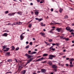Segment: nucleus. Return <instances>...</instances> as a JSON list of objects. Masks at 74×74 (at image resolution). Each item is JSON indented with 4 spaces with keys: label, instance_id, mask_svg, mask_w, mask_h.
<instances>
[{
    "label": "nucleus",
    "instance_id": "obj_20",
    "mask_svg": "<svg viewBox=\"0 0 74 74\" xmlns=\"http://www.w3.org/2000/svg\"><path fill=\"white\" fill-rule=\"evenodd\" d=\"M35 15H38V12L36 11L35 12Z\"/></svg>",
    "mask_w": 74,
    "mask_h": 74
},
{
    "label": "nucleus",
    "instance_id": "obj_8",
    "mask_svg": "<svg viewBox=\"0 0 74 74\" xmlns=\"http://www.w3.org/2000/svg\"><path fill=\"white\" fill-rule=\"evenodd\" d=\"M20 38L21 40H22L23 38H24V36H23L22 34H21L20 36Z\"/></svg>",
    "mask_w": 74,
    "mask_h": 74
},
{
    "label": "nucleus",
    "instance_id": "obj_50",
    "mask_svg": "<svg viewBox=\"0 0 74 74\" xmlns=\"http://www.w3.org/2000/svg\"><path fill=\"white\" fill-rule=\"evenodd\" d=\"M43 3V2H42V1L40 2V4H42V3Z\"/></svg>",
    "mask_w": 74,
    "mask_h": 74
},
{
    "label": "nucleus",
    "instance_id": "obj_54",
    "mask_svg": "<svg viewBox=\"0 0 74 74\" xmlns=\"http://www.w3.org/2000/svg\"><path fill=\"white\" fill-rule=\"evenodd\" d=\"M61 66H64V64H61Z\"/></svg>",
    "mask_w": 74,
    "mask_h": 74
},
{
    "label": "nucleus",
    "instance_id": "obj_25",
    "mask_svg": "<svg viewBox=\"0 0 74 74\" xmlns=\"http://www.w3.org/2000/svg\"><path fill=\"white\" fill-rule=\"evenodd\" d=\"M43 56H48V54L47 53H45L43 54Z\"/></svg>",
    "mask_w": 74,
    "mask_h": 74
},
{
    "label": "nucleus",
    "instance_id": "obj_38",
    "mask_svg": "<svg viewBox=\"0 0 74 74\" xmlns=\"http://www.w3.org/2000/svg\"><path fill=\"white\" fill-rule=\"evenodd\" d=\"M19 24V22H16V25H19L20 24Z\"/></svg>",
    "mask_w": 74,
    "mask_h": 74
},
{
    "label": "nucleus",
    "instance_id": "obj_23",
    "mask_svg": "<svg viewBox=\"0 0 74 74\" xmlns=\"http://www.w3.org/2000/svg\"><path fill=\"white\" fill-rule=\"evenodd\" d=\"M65 38H66L65 37L63 36H60V38H61V39H65Z\"/></svg>",
    "mask_w": 74,
    "mask_h": 74
},
{
    "label": "nucleus",
    "instance_id": "obj_59",
    "mask_svg": "<svg viewBox=\"0 0 74 74\" xmlns=\"http://www.w3.org/2000/svg\"><path fill=\"white\" fill-rule=\"evenodd\" d=\"M14 25H16V22H14Z\"/></svg>",
    "mask_w": 74,
    "mask_h": 74
},
{
    "label": "nucleus",
    "instance_id": "obj_1",
    "mask_svg": "<svg viewBox=\"0 0 74 74\" xmlns=\"http://www.w3.org/2000/svg\"><path fill=\"white\" fill-rule=\"evenodd\" d=\"M25 56H27V58H32V57H33V55H29L27 53H26L25 54Z\"/></svg>",
    "mask_w": 74,
    "mask_h": 74
},
{
    "label": "nucleus",
    "instance_id": "obj_61",
    "mask_svg": "<svg viewBox=\"0 0 74 74\" xmlns=\"http://www.w3.org/2000/svg\"><path fill=\"white\" fill-rule=\"evenodd\" d=\"M53 23H51L50 24V25H53Z\"/></svg>",
    "mask_w": 74,
    "mask_h": 74
},
{
    "label": "nucleus",
    "instance_id": "obj_43",
    "mask_svg": "<svg viewBox=\"0 0 74 74\" xmlns=\"http://www.w3.org/2000/svg\"><path fill=\"white\" fill-rule=\"evenodd\" d=\"M52 45H53V46H54L55 45H56V44H55V43H52Z\"/></svg>",
    "mask_w": 74,
    "mask_h": 74
},
{
    "label": "nucleus",
    "instance_id": "obj_51",
    "mask_svg": "<svg viewBox=\"0 0 74 74\" xmlns=\"http://www.w3.org/2000/svg\"><path fill=\"white\" fill-rule=\"evenodd\" d=\"M8 25H12V23H9Z\"/></svg>",
    "mask_w": 74,
    "mask_h": 74
},
{
    "label": "nucleus",
    "instance_id": "obj_34",
    "mask_svg": "<svg viewBox=\"0 0 74 74\" xmlns=\"http://www.w3.org/2000/svg\"><path fill=\"white\" fill-rule=\"evenodd\" d=\"M51 49L52 51H55V48H51V49Z\"/></svg>",
    "mask_w": 74,
    "mask_h": 74
},
{
    "label": "nucleus",
    "instance_id": "obj_18",
    "mask_svg": "<svg viewBox=\"0 0 74 74\" xmlns=\"http://www.w3.org/2000/svg\"><path fill=\"white\" fill-rule=\"evenodd\" d=\"M17 14H18L20 15L22 14V12H18L17 13Z\"/></svg>",
    "mask_w": 74,
    "mask_h": 74
},
{
    "label": "nucleus",
    "instance_id": "obj_26",
    "mask_svg": "<svg viewBox=\"0 0 74 74\" xmlns=\"http://www.w3.org/2000/svg\"><path fill=\"white\" fill-rule=\"evenodd\" d=\"M16 12L15 13H12V12L11 13V14H12L11 15L12 16H12L14 15V14H16Z\"/></svg>",
    "mask_w": 74,
    "mask_h": 74
},
{
    "label": "nucleus",
    "instance_id": "obj_44",
    "mask_svg": "<svg viewBox=\"0 0 74 74\" xmlns=\"http://www.w3.org/2000/svg\"><path fill=\"white\" fill-rule=\"evenodd\" d=\"M35 19L36 20H39V18H35Z\"/></svg>",
    "mask_w": 74,
    "mask_h": 74
},
{
    "label": "nucleus",
    "instance_id": "obj_62",
    "mask_svg": "<svg viewBox=\"0 0 74 74\" xmlns=\"http://www.w3.org/2000/svg\"><path fill=\"white\" fill-rule=\"evenodd\" d=\"M66 60H70V58H66Z\"/></svg>",
    "mask_w": 74,
    "mask_h": 74
},
{
    "label": "nucleus",
    "instance_id": "obj_42",
    "mask_svg": "<svg viewBox=\"0 0 74 74\" xmlns=\"http://www.w3.org/2000/svg\"><path fill=\"white\" fill-rule=\"evenodd\" d=\"M8 15L9 16H12L11 13L8 14Z\"/></svg>",
    "mask_w": 74,
    "mask_h": 74
},
{
    "label": "nucleus",
    "instance_id": "obj_22",
    "mask_svg": "<svg viewBox=\"0 0 74 74\" xmlns=\"http://www.w3.org/2000/svg\"><path fill=\"white\" fill-rule=\"evenodd\" d=\"M37 53L36 52H35V51H34V52H32V53H29V54H35V53Z\"/></svg>",
    "mask_w": 74,
    "mask_h": 74
},
{
    "label": "nucleus",
    "instance_id": "obj_53",
    "mask_svg": "<svg viewBox=\"0 0 74 74\" xmlns=\"http://www.w3.org/2000/svg\"><path fill=\"white\" fill-rule=\"evenodd\" d=\"M33 74H37V73H36V72H33Z\"/></svg>",
    "mask_w": 74,
    "mask_h": 74
},
{
    "label": "nucleus",
    "instance_id": "obj_17",
    "mask_svg": "<svg viewBox=\"0 0 74 74\" xmlns=\"http://www.w3.org/2000/svg\"><path fill=\"white\" fill-rule=\"evenodd\" d=\"M2 47L3 48L2 49H5L7 47V46L5 45L3 46Z\"/></svg>",
    "mask_w": 74,
    "mask_h": 74
},
{
    "label": "nucleus",
    "instance_id": "obj_40",
    "mask_svg": "<svg viewBox=\"0 0 74 74\" xmlns=\"http://www.w3.org/2000/svg\"><path fill=\"white\" fill-rule=\"evenodd\" d=\"M32 43H33V42H31L29 43V44H30V45H32Z\"/></svg>",
    "mask_w": 74,
    "mask_h": 74
},
{
    "label": "nucleus",
    "instance_id": "obj_30",
    "mask_svg": "<svg viewBox=\"0 0 74 74\" xmlns=\"http://www.w3.org/2000/svg\"><path fill=\"white\" fill-rule=\"evenodd\" d=\"M42 18H39V19L38 21H39V22H40V21H42Z\"/></svg>",
    "mask_w": 74,
    "mask_h": 74
},
{
    "label": "nucleus",
    "instance_id": "obj_55",
    "mask_svg": "<svg viewBox=\"0 0 74 74\" xmlns=\"http://www.w3.org/2000/svg\"><path fill=\"white\" fill-rule=\"evenodd\" d=\"M20 67H23V65L22 64L21 65Z\"/></svg>",
    "mask_w": 74,
    "mask_h": 74
},
{
    "label": "nucleus",
    "instance_id": "obj_13",
    "mask_svg": "<svg viewBox=\"0 0 74 74\" xmlns=\"http://www.w3.org/2000/svg\"><path fill=\"white\" fill-rule=\"evenodd\" d=\"M6 56H10V53L7 52L6 53Z\"/></svg>",
    "mask_w": 74,
    "mask_h": 74
},
{
    "label": "nucleus",
    "instance_id": "obj_32",
    "mask_svg": "<svg viewBox=\"0 0 74 74\" xmlns=\"http://www.w3.org/2000/svg\"><path fill=\"white\" fill-rule=\"evenodd\" d=\"M8 11H7L6 12H5V14H8Z\"/></svg>",
    "mask_w": 74,
    "mask_h": 74
},
{
    "label": "nucleus",
    "instance_id": "obj_57",
    "mask_svg": "<svg viewBox=\"0 0 74 74\" xmlns=\"http://www.w3.org/2000/svg\"><path fill=\"white\" fill-rule=\"evenodd\" d=\"M50 43H47V45H50L49 44Z\"/></svg>",
    "mask_w": 74,
    "mask_h": 74
},
{
    "label": "nucleus",
    "instance_id": "obj_58",
    "mask_svg": "<svg viewBox=\"0 0 74 74\" xmlns=\"http://www.w3.org/2000/svg\"><path fill=\"white\" fill-rule=\"evenodd\" d=\"M50 33H53L52 32V31H50L49 32Z\"/></svg>",
    "mask_w": 74,
    "mask_h": 74
},
{
    "label": "nucleus",
    "instance_id": "obj_4",
    "mask_svg": "<svg viewBox=\"0 0 74 74\" xmlns=\"http://www.w3.org/2000/svg\"><path fill=\"white\" fill-rule=\"evenodd\" d=\"M41 71L42 73H45L46 71H47V69H42L41 70Z\"/></svg>",
    "mask_w": 74,
    "mask_h": 74
},
{
    "label": "nucleus",
    "instance_id": "obj_49",
    "mask_svg": "<svg viewBox=\"0 0 74 74\" xmlns=\"http://www.w3.org/2000/svg\"><path fill=\"white\" fill-rule=\"evenodd\" d=\"M53 11V9L51 8V12H52V11Z\"/></svg>",
    "mask_w": 74,
    "mask_h": 74
},
{
    "label": "nucleus",
    "instance_id": "obj_52",
    "mask_svg": "<svg viewBox=\"0 0 74 74\" xmlns=\"http://www.w3.org/2000/svg\"><path fill=\"white\" fill-rule=\"evenodd\" d=\"M53 46H52L51 47H50V48L49 49H51V48H53Z\"/></svg>",
    "mask_w": 74,
    "mask_h": 74
},
{
    "label": "nucleus",
    "instance_id": "obj_24",
    "mask_svg": "<svg viewBox=\"0 0 74 74\" xmlns=\"http://www.w3.org/2000/svg\"><path fill=\"white\" fill-rule=\"evenodd\" d=\"M11 48H12V50H14V49H15V48L14 46H12Z\"/></svg>",
    "mask_w": 74,
    "mask_h": 74
},
{
    "label": "nucleus",
    "instance_id": "obj_35",
    "mask_svg": "<svg viewBox=\"0 0 74 74\" xmlns=\"http://www.w3.org/2000/svg\"><path fill=\"white\" fill-rule=\"evenodd\" d=\"M5 32H10V31H8V29H6L5 31Z\"/></svg>",
    "mask_w": 74,
    "mask_h": 74
},
{
    "label": "nucleus",
    "instance_id": "obj_11",
    "mask_svg": "<svg viewBox=\"0 0 74 74\" xmlns=\"http://www.w3.org/2000/svg\"><path fill=\"white\" fill-rule=\"evenodd\" d=\"M61 28H57V29H56V30H57L58 31V32H60V31H61Z\"/></svg>",
    "mask_w": 74,
    "mask_h": 74
},
{
    "label": "nucleus",
    "instance_id": "obj_37",
    "mask_svg": "<svg viewBox=\"0 0 74 74\" xmlns=\"http://www.w3.org/2000/svg\"><path fill=\"white\" fill-rule=\"evenodd\" d=\"M19 48L17 47L16 48V51H18V50H19Z\"/></svg>",
    "mask_w": 74,
    "mask_h": 74
},
{
    "label": "nucleus",
    "instance_id": "obj_64",
    "mask_svg": "<svg viewBox=\"0 0 74 74\" xmlns=\"http://www.w3.org/2000/svg\"><path fill=\"white\" fill-rule=\"evenodd\" d=\"M40 57H41V56H38V57H37V58H40Z\"/></svg>",
    "mask_w": 74,
    "mask_h": 74
},
{
    "label": "nucleus",
    "instance_id": "obj_6",
    "mask_svg": "<svg viewBox=\"0 0 74 74\" xmlns=\"http://www.w3.org/2000/svg\"><path fill=\"white\" fill-rule=\"evenodd\" d=\"M8 34L5 33L2 35V36H3L4 37H7V35H8Z\"/></svg>",
    "mask_w": 74,
    "mask_h": 74
},
{
    "label": "nucleus",
    "instance_id": "obj_27",
    "mask_svg": "<svg viewBox=\"0 0 74 74\" xmlns=\"http://www.w3.org/2000/svg\"><path fill=\"white\" fill-rule=\"evenodd\" d=\"M64 19H67V18H68V16H67V15H65L64 16Z\"/></svg>",
    "mask_w": 74,
    "mask_h": 74
},
{
    "label": "nucleus",
    "instance_id": "obj_12",
    "mask_svg": "<svg viewBox=\"0 0 74 74\" xmlns=\"http://www.w3.org/2000/svg\"><path fill=\"white\" fill-rule=\"evenodd\" d=\"M48 64L50 66H52V63L51 61H48Z\"/></svg>",
    "mask_w": 74,
    "mask_h": 74
},
{
    "label": "nucleus",
    "instance_id": "obj_7",
    "mask_svg": "<svg viewBox=\"0 0 74 74\" xmlns=\"http://www.w3.org/2000/svg\"><path fill=\"white\" fill-rule=\"evenodd\" d=\"M66 29L67 30H68V31H69L70 30V29H71V28L70 27H67L66 28Z\"/></svg>",
    "mask_w": 74,
    "mask_h": 74
},
{
    "label": "nucleus",
    "instance_id": "obj_56",
    "mask_svg": "<svg viewBox=\"0 0 74 74\" xmlns=\"http://www.w3.org/2000/svg\"><path fill=\"white\" fill-rule=\"evenodd\" d=\"M56 45L57 46H58V45H59V44L58 43H56Z\"/></svg>",
    "mask_w": 74,
    "mask_h": 74
},
{
    "label": "nucleus",
    "instance_id": "obj_21",
    "mask_svg": "<svg viewBox=\"0 0 74 74\" xmlns=\"http://www.w3.org/2000/svg\"><path fill=\"white\" fill-rule=\"evenodd\" d=\"M74 60V59L73 58L72 59H69V61L70 62H73Z\"/></svg>",
    "mask_w": 74,
    "mask_h": 74
},
{
    "label": "nucleus",
    "instance_id": "obj_63",
    "mask_svg": "<svg viewBox=\"0 0 74 74\" xmlns=\"http://www.w3.org/2000/svg\"><path fill=\"white\" fill-rule=\"evenodd\" d=\"M30 5H33V3H30Z\"/></svg>",
    "mask_w": 74,
    "mask_h": 74
},
{
    "label": "nucleus",
    "instance_id": "obj_47",
    "mask_svg": "<svg viewBox=\"0 0 74 74\" xmlns=\"http://www.w3.org/2000/svg\"><path fill=\"white\" fill-rule=\"evenodd\" d=\"M66 66L67 67H68V66H69V64H65Z\"/></svg>",
    "mask_w": 74,
    "mask_h": 74
},
{
    "label": "nucleus",
    "instance_id": "obj_29",
    "mask_svg": "<svg viewBox=\"0 0 74 74\" xmlns=\"http://www.w3.org/2000/svg\"><path fill=\"white\" fill-rule=\"evenodd\" d=\"M65 40H66V41H69L70 40V39L69 38H65Z\"/></svg>",
    "mask_w": 74,
    "mask_h": 74
},
{
    "label": "nucleus",
    "instance_id": "obj_14",
    "mask_svg": "<svg viewBox=\"0 0 74 74\" xmlns=\"http://www.w3.org/2000/svg\"><path fill=\"white\" fill-rule=\"evenodd\" d=\"M52 68L53 69H54V68H57V66H56V65H53L52 66Z\"/></svg>",
    "mask_w": 74,
    "mask_h": 74
},
{
    "label": "nucleus",
    "instance_id": "obj_41",
    "mask_svg": "<svg viewBox=\"0 0 74 74\" xmlns=\"http://www.w3.org/2000/svg\"><path fill=\"white\" fill-rule=\"evenodd\" d=\"M70 67H73V64H71L69 65Z\"/></svg>",
    "mask_w": 74,
    "mask_h": 74
},
{
    "label": "nucleus",
    "instance_id": "obj_39",
    "mask_svg": "<svg viewBox=\"0 0 74 74\" xmlns=\"http://www.w3.org/2000/svg\"><path fill=\"white\" fill-rule=\"evenodd\" d=\"M18 23H19V25H22V23L20 22H18Z\"/></svg>",
    "mask_w": 74,
    "mask_h": 74
},
{
    "label": "nucleus",
    "instance_id": "obj_28",
    "mask_svg": "<svg viewBox=\"0 0 74 74\" xmlns=\"http://www.w3.org/2000/svg\"><path fill=\"white\" fill-rule=\"evenodd\" d=\"M32 24H29V28L30 27H32Z\"/></svg>",
    "mask_w": 74,
    "mask_h": 74
},
{
    "label": "nucleus",
    "instance_id": "obj_31",
    "mask_svg": "<svg viewBox=\"0 0 74 74\" xmlns=\"http://www.w3.org/2000/svg\"><path fill=\"white\" fill-rule=\"evenodd\" d=\"M53 23H55V24H59V23H56V22L55 21H53Z\"/></svg>",
    "mask_w": 74,
    "mask_h": 74
},
{
    "label": "nucleus",
    "instance_id": "obj_46",
    "mask_svg": "<svg viewBox=\"0 0 74 74\" xmlns=\"http://www.w3.org/2000/svg\"><path fill=\"white\" fill-rule=\"evenodd\" d=\"M69 32H73V29L71 30H69Z\"/></svg>",
    "mask_w": 74,
    "mask_h": 74
},
{
    "label": "nucleus",
    "instance_id": "obj_36",
    "mask_svg": "<svg viewBox=\"0 0 74 74\" xmlns=\"http://www.w3.org/2000/svg\"><path fill=\"white\" fill-rule=\"evenodd\" d=\"M29 45H28L26 46V47H25V48L27 49V48H29Z\"/></svg>",
    "mask_w": 74,
    "mask_h": 74
},
{
    "label": "nucleus",
    "instance_id": "obj_48",
    "mask_svg": "<svg viewBox=\"0 0 74 74\" xmlns=\"http://www.w3.org/2000/svg\"><path fill=\"white\" fill-rule=\"evenodd\" d=\"M52 41V39H50V40H49V42H51V41Z\"/></svg>",
    "mask_w": 74,
    "mask_h": 74
},
{
    "label": "nucleus",
    "instance_id": "obj_3",
    "mask_svg": "<svg viewBox=\"0 0 74 74\" xmlns=\"http://www.w3.org/2000/svg\"><path fill=\"white\" fill-rule=\"evenodd\" d=\"M49 59H53V58H54V57H56V56H54L53 55H50L49 56Z\"/></svg>",
    "mask_w": 74,
    "mask_h": 74
},
{
    "label": "nucleus",
    "instance_id": "obj_60",
    "mask_svg": "<svg viewBox=\"0 0 74 74\" xmlns=\"http://www.w3.org/2000/svg\"><path fill=\"white\" fill-rule=\"evenodd\" d=\"M71 34H73V36H74V34L73 33H71Z\"/></svg>",
    "mask_w": 74,
    "mask_h": 74
},
{
    "label": "nucleus",
    "instance_id": "obj_33",
    "mask_svg": "<svg viewBox=\"0 0 74 74\" xmlns=\"http://www.w3.org/2000/svg\"><path fill=\"white\" fill-rule=\"evenodd\" d=\"M59 11L60 12H62L63 11V9H60Z\"/></svg>",
    "mask_w": 74,
    "mask_h": 74
},
{
    "label": "nucleus",
    "instance_id": "obj_10",
    "mask_svg": "<svg viewBox=\"0 0 74 74\" xmlns=\"http://www.w3.org/2000/svg\"><path fill=\"white\" fill-rule=\"evenodd\" d=\"M44 59V58H43V57L41 58H40L38 59V61H42V60Z\"/></svg>",
    "mask_w": 74,
    "mask_h": 74
},
{
    "label": "nucleus",
    "instance_id": "obj_45",
    "mask_svg": "<svg viewBox=\"0 0 74 74\" xmlns=\"http://www.w3.org/2000/svg\"><path fill=\"white\" fill-rule=\"evenodd\" d=\"M14 60L16 62H18V60H17L15 59Z\"/></svg>",
    "mask_w": 74,
    "mask_h": 74
},
{
    "label": "nucleus",
    "instance_id": "obj_2",
    "mask_svg": "<svg viewBox=\"0 0 74 74\" xmlns=\"http://www.w3.org/2000/svg\"><path fill=\"white\" fill-rule=\"evenodd\" d=\"M33 58H30L29 59V60H28L27 62V63L25 64V65H26L28 63H30L31 62H32V60H33Z\"/></svg>",
    "mask_w": 74,
    "mask_h": 74
},
{
    "label": "nucleus",
    "instance_id": "obj_16",
    "mask_svg": "<svg viewBox=\"0 0 74 74\" xmlns=\"http://www.w3.org/2000/svg\"><path fill=\"white\" fill-rule=\"evenodd\" d=\"M7 62H12V60L11 59H9L7 60Z\"/></svg>",
    "mask_w": 74,
    "mask_h": 74
},
{
    "label": "nucleus",
    "instance_id": "obj_19",
    "mask_svg": "<svg viewBox=\"0 0 74 74\" xmlns=\"http://www.w3.org/2000/svg\"><path fill=\"white\" fill-rule=\"evenodd\" d=\"M41 26H45V24H43V23H41Z\"/></svg>",
    "mask_w": 74,
    "mask_h": 74
},
{
    "label": "nucleus",
    "instance_id": "obj_9",
    "mask_svg": "<svg viewBox=\"0 0 74 74\" xmlns=\"http://www.w3.org/2000/svg\"><path fill=\"white\" fill-rule=\"evenodd\" d=\"M10 49V48H7L5 50H3L4 52H7V51H8V50Z\"/></svg>",
    "mask_w": 74,
    "mask_h": 74
},
{
    "label": "nucleus",
    "instance_id": "obj_5",
    "mask_svg": "<svg viewBox=\"0 0 74 74\" xmlns=\"http://www.w3.org/2000/svg\"><path fill=\"white\" fill-rule=\"evenodd\" d=\"M26 70H23L21 72V74H25V73H26Z\"/></svg>",
    "mask_w": 74,
    "mask_h": 74
},
{
    "label": "nucleus",
    "instance_id": "obj_15",
    "mask_svg": "<svg viewBox=\"0 0 74 74\" xmlns=\"http://www.w3.org/2000/svg\"><path fill=\"white\" fill-rule=\"evenodd\" d=\"M40 34L42 36H44L45 35V33L43 32H40Z\"/></svg>",
    "mask_w": 74,
    "mask_h": 74
}]
</instances>
